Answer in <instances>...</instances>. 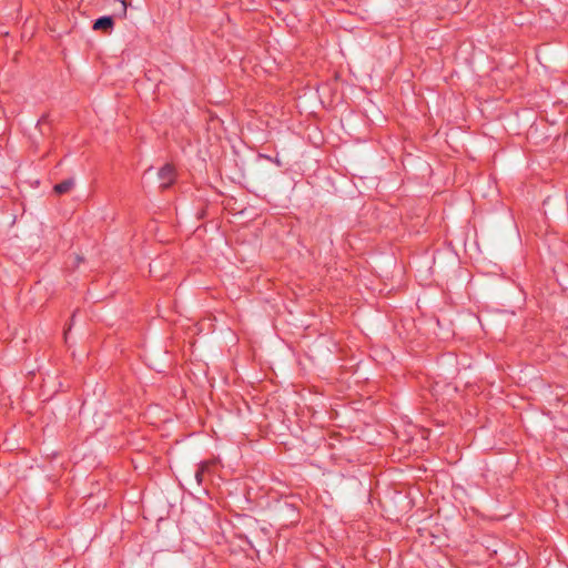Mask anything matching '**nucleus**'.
I'll return each instance as SVG.
<instances>
[{
	"label": "nucleus",
	"mask_w": 568,
	"mask_h": 568,
	"mask_svg": "<svg viewBox=\"0 0 568 568\" xmlns=\"http://www.w3.org/2000/svg\"><path fill=\"white\" fill-rule=\"evenodd\" d=\"M158 175L161 181L160 187L165 190L173 184L175 180V170L173 165L165 164L159 170Z\"/></svg>",
	"instance_id": "obj_1"
},
{
	"label": "nucleus",
	"mask_w": 568,
	"mask_h": 568,
	"mask_svg": "<svg viewBox=\"0 0 568 568\" xmlns=\"http://www.w3.org/2000/svg\"><path fill=\"white\" fill-rule=\"evenodd\" d=\"M283 513L284 515H286L287 517H291L292 520H291V524H294V523H297L300 520V516L298 514L296 513V510L292 507H288L286 506L284 509H283Z\"/></svg>",
	"instance_id": "obj_5"
},
{
	"label": "nucleus",
	"mask_w": 568,
	"mask_h": 568,
	"mask_svg": "<svg viewBox=\"0 0 568 568\" xmlns=\"http://www.w3.org/2000/svg\"><path fill=\"white\" fill-rule=\"evenodd\" d=\"M209 469V463H202L197 466V469L195 471V479L197 481L199 485L202 484L203 481V477H204V473Z\"/></svg>",
	"instance_id": "obj_4"
},
{
	"label": "nucleus",
	"mask_w": 568,
	"mask_h": 568,
	"mask_svg": "<svg viewBox=\"0 0 568 568\" xmlns=\"http://www.w3.org/2000/svg\"><path fill=\"white\" fill-rule=\"evenodd\" d=\"M74 186V180L73 179H67L62 182L54 185L53 191L58 195L65 194L70 192Z\"/></svg>",
	"instance_id": "obj_3"
},
{
	"label": "nucleus",
	"mask_w": 568,
	"mask_h": 568,
	"mask_svg": "<svg viewBox=\"0 0 568 568\" xmlns=\"http://www.w3.org/2000/svg\"><path fill=\"white\" fill-rule=\"evenodd\" d=\"M74 317H75V312L71 316V322H73Z\"/></svg>",
	"instance_id": "obj_9"
},
{
	"label": "nucleus",
	"mask_w": 568,
	"mask_h": 568,
	"mask_svg": "<svg viewBox=\"0 0 568 568\" xmlns=\"http://www.w3.org/2000/svg\"><path fill=\"white\" fill-rule=\"evenodd\" d=\"M75 258H77L78 264L83 261V258L79 255Z\"/></svg>",
	"instance_id": "obj_8"
},
{
	"label": "nucleus",
	"mask_w": 568,
	"mask_h": 568,
	"mask_svg": "<svg viewBox=\"0 0 568 568\" xmlns=\"http://www.w3.org/2000/svg\"><path fill=\"white\" fill-rule=\"evenodd\" d=\"M118 1L121 3V17L125 18L126 17L128 3H126L125 0H118Z\"/></svg>",
	"instance_id": "obj_6"
},
{
	"label": "nucleus",
	"mask_w": 568,
	"mask_h": 568,
	"mask_svg": "<svg viewBox=\"0 0 568 568\" xmlns=\"http://www.w3.org/2000/svg\"><path fill=\"white\" fill-rule=\"evenodd\" d=\"M283 527H284V528H286V529H287V528H291V526H290V525H283Z\"/></svg>",
	"instance_id": "obj_10"
},
{
	"label": "nucleus",
	"mask_w": 568,
	"mask_h": 568,
	"mask_svg": "<svg viewBox=\"0 0 568 568\" xmlns=\"http://www.w3.org/2000/svg\"><path fill=\"white\" fill-rule=\"evenodd\" d=\"M67 336H68V331L64 332V338L67 339Z\"/></svg>",
	"instance_id": "obj_11"
},
{
	"label": "nucleus",
	"mask_w": 568,
	"mask_h": 568,
	"mask_svg": "<svg viewBox=\"0 0 568 568\" xmlns=\"http://www.w3.org/2000/svg\"><path fill=\"white\" fill-rule=\"evenodd\" d=\"M49 116L47 114L42 115L40 120L38 121V125L42 126L43 124L48 123Z\"/></svg>",
	"instance_id": "obj_7"
},
{
	"label": "nucleus",
	"mask_w": 568,
	"mask_h": 568,
	"mask_svg": "<svg viewBox=\"0 0 568 568\" xmlns=\"http://www.w3.org/2000/svg\"><path fill=\"white\" fill-rule=\"evenodd\" d=\"M114 27V19L112 16H103L98 18L93 22V30L95 31H102L106 34L111 33Z\"/></svg>",
	"instance_id": "obj_2"
}]
</instances>
